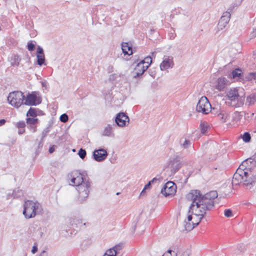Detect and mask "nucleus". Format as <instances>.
I'll list each match as a JSON object with an SVG mask.
<instances>
[{
  "mask_svg": "<svg viewBox=\"0 0 256 256\" xmlns=\"http://www.w3.org/2000/svg\"><path fill=\"white\" fill-rule=\"evenodd\" d=\"M218 196L216 190L210 191L204 195H202L198 190H192L187 194V198L192 202L190 207L189 213L194 214L192 222L196 226L203 218L206 211L214 206V200Z\"/></svg>",
  "mask_w": 256,
  "mask_h": 256,
  "instance_id": "1",
  "label": "nucleus"
},
{
  "mask_svg": "<svg viewBox=\"0 0 256 256\" xmlns=\"http://www.w3.org/2000/svg\"><path fill=\"white\" fill-rule=\"evenodd\" d=\"M256 163L251 158L242 162L234 175L232 184L236 185L242 183L246 186L252 185L256 181V176L252 174V170L256 166Z\"/></svg>",
  "mask_w": 256,
  "mask_h": 256,
  "instance_id": "2",
  "label": "nucleus"
},
{
  "mask_svg": "<svg viewBox=\"0 0 256 256\" xmlns=\"http://www.w3.org/2000/svg\"><path fill=\"white\" fill-rule=\"evenodd\" d=\"M225 98L226 105L232 108H240L244 104L245 97L239 94L238 88H237L228 90L226 93Z\"/></svg>",
  "mask_w": 256,
  "mask_h": 256,
  "instance_id": "3",
  "label": "nucleus"
},
{
  "mask_svg": "<svg viewBox=\"0 0 256 256\" xmlns=\"http://www.w3.org/2000/svg\"><path fill=\"white\" fill-rule=\"evenodd\" d=\"M40 210L41 206L40 203L27 200L24 203L22 213L24 217L28 219L34 218Z\"/></svg>",
  "mask_w": 256,
  "mask_h": 256,
  "instance_id": "4",
  "label": "nucleus"
},
{
  "mask_svg": "<svg viewBox=\"0 0 256 256\" xmlns=\"http://www.w3.org/2000/svg\"><path fill=\"white\" fill-rule=\"evenodd\" d=\"M76 187L79 194L78 200L80 202H83L88 196L91 189V182L89 180H85L83 183Z\"/></svg>",
  "mask_w": 256,
  "mask_h": 256,
  "instance_id": "5",
  "label": "nucleus"
},
{
  "mask_svg": "<svg viewBox=\"0 0 256 256\" xmlns=\"http://www.w3.org/2000/svg\"><path fill=\"white\" fill-rule=\"evenodd\" d=\"M69 184L72 186H78L87 180L78 170H75L68 173L67 175Z\"/></svg>",
  "mask_w": 256,
  "mask_h": 256,
  "instance_id": "6",
  "label": "nucleus"
},
{
  "mask_svg": "<svg viewBox=\"0 0 256 256\" xmlns=\"http://www.w3.org/2000/svg\"><path fill=\"white\" fill-rule=\"evenodd\" d=\"M24 96L21 92H10L8 96V100L12 106L18 108L24 104Z\"/></svg>",
  "mask_w": 256,
  "mask_h": 256,
  "instance_id": "7",
  "label": "nucleus"
},
{
  "mask_svg": "<svg viewBox=\"0 0 256 256\" xmlns=\"http://www.w3.org/2000/svg\"><path fill=\"white\" fill-rule=\"evenodd\" d=\"M212 109L211 104L206 96H202L196 106V110L198 112L203 114H208Z\"/></svg>",
  "mask_w": 256,
  "mask_h": 256,
  "instance_id": "8",
  "label": "nucleus"
},
{
  "mask_svg": "<svg viewBox=\"0 0 256 256\" xmlns=\"http://www.w3.org/2000/svg\"><path fill=\"white\" fill-rule=\"evenodd\" d=\"M176 186L171 181L167 182L161 190V193L165 196H173L176 192Z\"/></svg>",
  "mask_w": 256,
  "mask_h": 256,
  "instance_id": "9",
  "label": "nucleus"
},
{
  "mask_svg": "<svg viewBox=\"0 0 256 256\" xmlns=\"http://www.w3.org/2000/svg\"><path fill=\"white\" fill-rule=\"evenodd\" d=\"M128 116L124 112L118 113L115 118V122L116 126L123 128L127 126L129 124Z\"/></svg>",
  "mask_w": 256,
  "mask_h": 256,
  "instance_id": "10",
  "label": "nucleus"
},
{
  "mask_svg": "<svg viewBox=\"0 0 256 256\" xmlns=\"http://www.w3.org/2000/svg\"><path fill=\"white\" fill-rule=\"evenodd\" d=\"M174 65L173 58L165 56L160 64V68L162 71L166 70L168 68H172Z\"/></svg>",
  "mask_w": 256,
  "mask_h": 256,
  "instance_id": "11",
  "label": "nucleus"
},
{
  "mask_svg": "<svg viewBox=\"0 0 256 256\" xmlns=\"http://www.w3.org/2000/svg\"><path fill=\"white\" fill-rule=\"evenodd\" d=\"M108 156V152L104 148L96 150L93 152L94 158L96 162H102Z\"/></svg>",
  "mask_w": 256,
  "mask_h": 256,
  "instance_id": "12",
  "label": "nucleus"
},
{
  "mask_svg": "<svg viewBox=\"0 0 256 256\" xmlns=\"http://www.w3.org/2000/svg\"><path fill=\"white\" fill-rule=\"evenodd\" d=\"M230 18V12H226L223 13L221 16L218 26L219 30H222L228 23Z\"/></svg>",
  "mask_w": 256,
  "mask_h": 256,
  "instance_id": "13",
  "label": "nucleus"
},
{
  "mask_svg": "<svg viewBox=\"0 0 256 256\" xmlns=\"http://www.w3.org/2000/svg\"><path fill=\"white\" fill-rule=\"evenodd\" d=\"M116 128V125L113 123L112 124H108L104 129L102 136L108 137H114V130Z\"/></svg>",
  "mask_w": 256,
  "mask_h": 256,
  "instance_id": "14",
  "label": "nucleus"
},
{
  "mask_svg": "<svg viewBox=\"0 0 256 256\" xmlns=\"http://www.w3.org/2000/svg\"><path fill=\"white\" fill-rule=\"evenodd\" d=\"M148 69V66H146L143 64V62H140L138 63L134 68V73L136 75L134 76V78L139 77L142 76L144 72Z\"/></svg>",
  "mask_w": 256,
  "mask_h": 256,
  "instance_id": "15",
  "label": "nucleus"
},
{
  "mask_svg": "<svg viewBox=\"0 0 256 256\" xmlns=\"http://www.w3.org/2000/svg\"><path fill=\"white\" fill-rule=\"evenodd\" d=\"M39 102H37V96L34 94H28L24 104L28 106H36L39 104Z\"/></svg>",
  "mask_w": 256,
  "mask_h": 256,
  "instance_id": "16",
  "label": "nucleus"
},
{
  "mask_svg": "<svg viewBox=\"0 0 256 256\" xmlns=\"http://www.w3.org/2000/svg\"><path fill=\"white\" fill-rule=\"evenodd\" d=\"M242 117L240 112L236 111L232 114V120L228 122V124L231 126L238 125V122Z\"/></svg>",
  "mask_w": 256,
  "mask_h": 256,
  "instance_id": "17",
  "label": "nucleus"
},
{
  "mask_svg": "<svg viewBox=\"0 0 256 256\" xmlns=\"http://www.w3.org/2000/svg\"><path fill=\"white\" fill-rule=\"evenodd\" d=\"M36 58L38 64L41 66L44 64L45 57L44 50L40 46H38L37 48Z\"/></svg>",
  "mask_w": 256,
  "mask_h": 256,
  "instance_id": "18",
  "label": "nucleus"
},
{
  "mask_svg": "<svg viewBox=\"0 0 256 256\" xmlns=\"http://www.w3.org/2000/svg\"><path fill=\"white\" fill-rule=\"evenodd\" d=\"M228 82V81L226 78H220L217 80L215 88L218 91H223Z\"/></svg>",
  "mask_w": 256,
  "mask_h": 256,
  "instance_id": "19",
  "label": "nucleus"
},
{
  "mask_svg": "<svg viewBox=\"0 0 256 256\" xmlns=\"http://www.w3.org/2000/svg\"><path fill=\"white\" fill-rule=\"evenodd\" d=\"M171 170L172 172H176L182 166L180 160L178 158H176L170 162V163Z\"/></svg>",
  "mask_w": 256,
  "mask_h": 256,
  "instance_id": "20",
  "label": "nucleus"
},
{
  "mask_svg": "<svg viewBox=\"0 0 256 256\" xmlns=\"http://www.w3.org/2000/svg\"><path fill=\"white\" fill-rule=\"evenodd\" d=\"M192 219H194V218H192V216L190 214L188 216V222H184V227L186 230L190 231L195 227L192 222Z\"/></svg>",
  "mask_w": 256,
  "mask_h": 256,
  "instance_id": "21",
  "label": "nucleus"
},
{
  "mask_svg": "<svg viewBox=\"0 0 256 256\" xmlns=\"http://www.w3.org/2000/svg\"><path fill=\"white\" fill-rule=\"evenodd\" d=\"M122 52L124 54L130 56L133 53L132 46L128 42H123L122 44Z\"/></svg>",
  "mask_w": 256,
  "mask_h": 256,
  "instance_id": "22",
  "label": "nucleus"
},
{
  "mask_svg": "<svg viewBox=\"0 0 256 256\" xmlns=\"http://www.w3.org/2000/svg\"><path fill=\"white\" fill-rule=\"evenodd\" d=\"M256 102V96L254 94H251L246 98V104L248 106H250Z\"/></svg>",
  "mask_w": 256,
  "mask_h": 256,
  "instance_id": "23",
  "label": "nucleus"
},
{
  "mask_svg": "<svg viewBox=\"0 0 256 256\" xmlns=\"http://www.w3.org/2000/svg\"><path fill=\"white\" fill-rule=\"evenodd\" d=\"M20 61V58L16 54H14L10 58V64L12 66H18Z\"/></svg>",
  "mask_w": 256,
  "mask_h": 256,
  "instance_id": "24",
  "label": "nucleus"
},
{
  "mask_svg": "<svg viewBox=\"0 0 256 256\" xmlns=\"http://www.w3.org/2000/svg\"><path fill=\"white\" fill-rule=\"evenodd\" d=\"M218 116H220L222 122H228V120L230 118V114L225 111H222Z\"/></svg>",
  "mask_w": 256,
  "mask_h": 256,
  "instance_id": "25",
  "label": "nucleus"
},
{
  "mask_svg": "<svg viewBox=\"0 0 256 256\" xmlns=\"http://www.w3.org/2000/svg\"><path fill=\"white\" fill-rule=\"evenodd\" d=\"M180 145L184 148H189L191 145V142L190 140H186V138H181L180 141Z\"/></svg>",
  "mask_w": 256,
  "mask_h": 256,
  "instance_id": "26",
  "label": "nucleus"
},
{
  "mask_svg": "<svg viewBox=\"0 0 256 256\" xmlns=\"http://www.w3.org/2000/svg\"><path fill=\"white\" fill-rule=\"evenodd\" d=\"M142 62H143V64L146 66H148V68L150 66V64L152 62V58L150 56H147L144 58V60L140 61Z\"/></svg>",
  "mask_w": 256,
  "mask_h": 256,
  "instance_id": "27",
  "label": "nucleus"
},
{
  "mask_svg": "<svg viewBox=\"0 0 256 256\" xmlns=\"http://www.w3.org/2000/svg\"><path fill=\"white\" fill-rule=\"evenodd\" d=\"M242 71L240 68L236 69L233 70L232 72V76L233 78H236L237 77H240L241 75Z\"/></svg>",
  "mask_w": 256,
  "mask_h": 256,
  "instance_id": "28",
  "label": "nucleus"
},
{
  "mask_svg": "<svg viewBox=\"0 0 256 256\" xmlns=\"http://www.w3.org/2000/svg\"><path fill=\"white\" fill-rule=\"evenodd\" d=\"M38 122V118H26V124L27 125L29 124H37Z\"/></svg>",
  "mask_w": 256,
  "mask_h": 256,
  "instance_id": "29",
  "label": "nucleus"
},
{
  "mask_svg": "<svg viewBox=\"0 0 256 256\" xmlns=\"http://www.w3.org/2000/svg\"><path fill=\"white\" fill-rule=\"evenodd\" d=\"M242 138L244 142H250V139H251V136H250V134L248 132H246L242 135Z\"/></svg>",
  "mask_w": 256,
  "mask_h": 256,
  "instance_id": "30",
  "label": "nucleus"
},
{
  "mask_svg": "<svg viewBox=\"0 0 256 256\" xmlns=\"http://www.w3.org/2000/svg\"><path fill=\"white\" fill-rule=\"evenodd\" d=\"M26 116H36V110L34 108H30L29 110L27 112Z\"/></svg>",
  "mask_w": 256,
  "mask_h": 256,
  "instance_id": "31",
  "label": "nucleus"
},
{
  "mask_svg": "<svg viewBox=\"0 0 256 256\" xmlns=\"http://www.w3.org/2000/svg\"><path fill=\"white\" fill-rule=\"evenodd\" d=\"M208 128V126L207 124H205L204 123L200 124V128L201 132L202 134H205L206 132L207 131Z\"/></svg>",
  "mask_w": 256,
  "mask_h": 256,
  "instance_id": "32",
  "label": "nucleus"
},
{
  "mask_svg": "<svg viewBox=\"0 0 256 256\" xmlns=\"http://www.w3.org/2000/svg\"><path fill=\"white\" fill-rule=\"evenodd\" d=\"M156 180V178H154L152 180L150 181L148 184H146L143 190L140 193V195L143 194L146 190L149 188L150 186L154 180Z\"/></svg>",
  "mask_w": 256,
  "mask_h": 256,
  "instance_id": "33",
  "label": "nucleus"
},
{
  "mask_svg": "<svg viewBox=\"0 0 256 256\" xmlns=\"http://www.w3.org/2000/svg\"><path fill=\"white\" fill-rule=\"evenodd\" d=\"M21 194H22V191L20 190L17 188L14 190L13 195L14 198H18Z\"/></svg>",
  "mask_w": 256,
  "mask_h": 256,
  "instance_id": "34",
  "label": "nucleus"
},
{
  "mask_svg": "<svg viewBox=\"0 0 256 256\" xmlns=\"http://www.w3.org/2000/svg\"><path fill=\"white\" fill-rule=\"evenodd\" d=\"M105 254H106L108 256H116V252H114V249L110 248L106 251Z\"/></svg>",
  "mask_w": 256,
  "mask_h": 256,
  "instance_id": "35",
  "label": "nucleus"
},
{
  "mask_svg": "<svg viewBox=\"0 0 256 256\" xmlns=\"http://www.w3.org/2000/svg\"><path fill=\"white\" fill-rule=\"evenodd\" d=\"M86 150L82 148H80L78 152L79 156L82 159H84L86 157Z\"/></svg>",
  "mask_w": 256,
  "mask_h": 256,
  "instance_id": "36",
  "label": "nucleus"
},
{
  "mask_svg": "<svg viewBox=\"0 0 256 256\" xmlns=\"http://www.w3.org/2000/svg\"><path fill=\"white\" fill-rule=\"evenodd\" d=\"M60 119L62 122H68V117L66 114H64L60 116Z\"/></svg>",
  "mask_w": 256,
  "mask_h": 256,
  "instance_id": "37",
  "label": "nucleus"
},
{
  "mask_svg": "<svg viewBox=\"0 0 256 256\" xmlns=\"http://www.w3.org/2000/svg\"><path fill=\"white\" fill-rule=\"evenodd\" d=\"M28 128L32 132H35L37 130L36 124L28 125Z\"/></svg>",
  "mask_w": 256,
  "mask_h": 256,
  "instance_id": "38",
  "label": "nucleus"
},
{
  "mask_svg": "<svg viewBox=\"0 0 256 256\" xmlns=\"http://www.w3.org/2000/svg\"><path fill=\"white\" fill-rule=\"evenodd\" d=\"M224 214L227 218H230L232 216V211L230 209H226L224 210Z\"/></svg>",
  "mask_w": 256,
  "mask_h": 256,
  "instance_id": "39",
  "label": "nucleus"
},
{
  "mask_svg": "<svg viewBox=\"0 0 256 256\" xmlns=\"http://www.w3.org/2000/svg\"><path fill=\"white\" fill-rule=\"evenodd\" d=\"M112 249H114V252H116V254H117L118 253L119 251L122 249V246L120 244H118L114 246Z\"/></svg>",
  "mask_w": 256,
  "mask_h": 256,
  "instance_id": "40",
  "label": "nucleus"
},
{
  "mask_svg": "<svg viewBox=\"0 0 256 256\" xmlns=\"http://www.w3.org/2000/svg\"><path fill=\"white\" fill-rule=\"evenodd\" d=\"M35 48V44L32 42H28V49L29 51H32Z\"/></svg>",
  "mask_w": 256,
  "mask_h": 256,
  "instance_id": "41",
  "label": "nucleus"
},
{
  "mask_svg": "<svg viewBox=\"0 0 256 256\" xmlns=\"http://www.w3.org/2000/svg\"><path fill=\"white\" fill-rule=\"evenodd\" d=\"M49 131L50 130H49L48 128H46L42 131V140H43V138L47 136Z\"/></svg>",
  "mask_w": 256,
  "mask_h": 256,
  "instance_id": "42",
  "label": "nucleus"
},
{
  "mask_svg": "<svg viewBox=\"0 0 256 256\" xmlns=\"http://www.w3.org/2000/svg\"><path fill=\"white\" fill-rule=\"evenodd\" d=\"M26 126L25 122H20L17 124V126L18 128H24Z\"/></svg>",
  "mask_w": 256,
  "mask_h": 256,
  "instance_id": "43",
  "label": "nucleus"
},
{
  "mask_svg": "<svg viewBox=\"0 0 256 256\" xmlns=\"http://www.w3.org/2000/svg\"><path fill=\"white\" fill-rule=\"evenodd\" d=\"M38 251V247L36 246H34L32 250V252L35 254Z\"/></svg>",
  "mask_w": 256,
  "mask_h": 256,
  "instance_id": "44",
  "label": "nucleus"
},
{
  "mask_svg": "<svg viewBox=\"0 0 256 256\" xmlns=\"http://www.w3.org/2000/svg\"><path fill=\"white\" fill-rule=\"evenodd\" d=\"M43 143H44L43 140L41 139L40 141L39 142V143L38 144V148H42V147Z\"/></svg>",
  "mask_w": 256,
  "mask_h": 256,
  "instance_id": "45",
  "label": "nucleus"
},
{
  "mask_svg": "<svg viewBox=\"0 0 256 256\" xmlns=\"http://www.w3.org/2000/svg\"><path fill=\"white\" fill-rule=\"evenodd\" d=\"M6 120L4 119L0 120V126H2L5 124Z\"/></svg>",
  "mask_w": 256,
  "mask_h": 256,
  "instance_id": "46",
  "label": "nucleus"
},
{
  "mask_svg": "<svg viewBox=\"0 0 256 256\" xmlns=\"http://www.w3.org/2000/svg\"><path fill=\"white\" fill-rule=\"evenodd\" d=\"M24 132H25V130L24 128H19L18 133L20 134H24Z\"/></svg>",
  "mask_w": 256,
  "mask_h": 256,
  "instance_id": "47",
  "label": "nucleus"
},
{
  "mask_svg": "<svg viewBox=\"0 0 256 256\" xmlns=\"http://www.w3.org/2000/svg\"><path fill=\"white\" fill-rule=\"evenodd\" d=\"M47 256V252L45 250L42 251L40 254V256Z\"/></svg>",
  "mask_w": 256,
  "mask_h": 256,
  "instance_id": "48",
  "label": "nucleus"
},
{
  "mask_svg": "<svg viewBox=\"0 0 256 256\" xmlns=\"http://www.w3.org/2000/svg\"><path fill=\"white\" fill-rule=\"evenodd\" d=\"M48 151H49L50 153V154L52 153L54 151V146L50 147L49 148Z\"/></svg>",
  "mask_w": 256,
  "mask_h": 256,
  "instance_id": "49",
  "label": "nucleus"
},
{
  "mask_svg": "<svg viewBox=\"0 0 256 256\" xmlns=\"http://www.w3.org/2000/svg\"><path fill=\"white\" fill-rule=\"evenodd\" d=\"M252 37L256 36V28L254 29L253 32H252Z\"/></svg>",
  "mask_w": 256,
  "mask_h": 256,
  "instance_id": "50",
  "label": "nucleus"
},
{
  "mask_svg": "<svg viewBox=\"0 0 256 256\" xmlns=\"http://www.w3.org/2000/svg\"><path fill=\"white\" fill-rule=\"evenodd\" d=\"M181 256H188V252H184Z\"/></svg>",
  "mask_w": 256,
  "mask_h": 256,
  "instance_id": "51",
  "label": "nucleus"
},
{
  "mask_svg": "<svg viewBox=\"0 0 256 256\" xmlns=\"http://www.w3.org/2000/svg\"><path fill=\"white\" fill-rule=\"evenodd\" d=\"M103 256H108L106 254H104Z\"/></svg>",
  "mask_w": 256,
  "mask_h": 256,
  "instance_id": "52",
  "label": "nucleus"
},
{
  "mask_svg": "<svg viewBox=\"0 0 256 256\" xmlns=\"http://www.w3.org/2000/svg\"><path fill=\"white\" fill-rule=\"evenodd\" d=\"M116 194H117V195H118V194H119V192H117V193H116Z\"/></svg>",
  "mask_w": 256,
  "mask_h": 256,
  "instance_id": "53",
  "label": "nucleus"
}]
</instances>
